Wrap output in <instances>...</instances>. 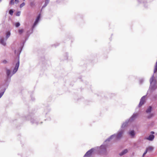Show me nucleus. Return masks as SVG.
Masks as SVG:
<instances>
[{"label":"nucleus","mask_w":157,"mask_h":157,"mask_svg":"<svg viewBox=\"0 0 157 157\" xmlns=\"http://www.w3.org/2000/svg\"><path fill=\"white\" fill-rule=\"evenodd\" d=\"M123 133V130L122 129L117 134H114L110 136L105 141L102 145L108 148L109 145V142L111 140H116L120 139L122 136Z\"/></svg>","instance_id":"nucleus-1"},{"label":"nucleus","mask_w":157,"mask_h":157,"mask_svg":"<svg viewBox=\"0 0 157 157\" xmlns=\"http://www.w3.org/2000/svg\"><path fill=\"white\" fill-rule=\"evenodd\" d=\"M17 60V62L15 64V67L13 69L12 73H11V71L9 69L6 68V79H7L8 82H10L11 78L12 76L15 74L17 71L20 64V60L19 58L18 59H16Z\"/></svg>","instance_id":"nucleus-2"},{"label":"nucleus","mask_w":157,"mask_h":157,"mask_svg":"<svg viewBox=\"0 0 157 157\" xmlns=\"http://www.w3.org/2000/svg\"><path fill=\"white\" fill-rule=\"evenodd\" d=\"M23 118L24 120H29L32 124L37 125L39 123L38 118L34 116L33 113L30 114L27 117H23Z\"/></svg>","instance_id":"nucleus-3"},{"label":"nucleus","mask_w":157,"mask_h":157,"mask_svg":"<svg viewBox=\"0 0 157 157\" xmlns=\"http://www.w3.org/2000/svg\"><path fill=\"white\" fill-rule=\"evenodd\" d=\"M150 82L149 90L151 92H152L157 88V81L156 80L154 79L153 75L151 78Z\"/></svg>","instance_id":"nucleus-4"},{"label":"nucleus","mask_w":157,"mask_h":157,"mask_svg":"<svg viewBox=\"0 0 157 157\" xmlns=\"http://www.w3.org/2000/svg\"><path fill=\"white\" fill-rule=\"evenodd\" d=\"M25 40H24L22 43V44L21 45V46L20 47V49H18L17 51L16 50H14V53L15 54H17V59H18L19 58L20 55L22 50V49L23 48V47L24 46V44L25 43L26 41L28 39H26V37H25Z\"/></svg>","instance_id":"nucleus-5"},{"label":"nucleus","mask_w":157,"mask_h":157,"mask_svg":"<svg viewBox=\"0 0 157 157\" xmlns=\"http://www.w3.org/2000/svg\"><path fill=\"white\" fill-rule=\"evenodd\" d=\"M5 83L4 84L3 86L4 87L1 90V92L0 93V98H1L2 96L4 94L7 88L9 85V83L10 82H8L7 80V79H6L5 80Z\"/></svg>","instance_id":"nucleus-6"},{"label":"nucleus","mask_w":157,"mask_h":157,"mask_svg":"<svg viewBox=\"0 0 157 157\" xmlns=\"http://www.w3.org/2000/svg\"><path fill=\"white\" fill-rule=\"evenodd\" d=\"M154 0H137L138 2L140 4H142L145 8H147L148 6L147 3L150 2Z\"/></svg>","instance_id":"nucleus-7"},{"label":"nucleus","mask_w":157,"mask_h":157,"mask_svg":"<svg viewBox=\"0 0 157 157\" xmlns=\"http://www.w3.org/2000/svg\"><path fill=\"white\" fill-rule=\"evenodd\" d=\"M146 95L143 96L140 99V103L138 105V107H140L143 105L146 102L145 98Z\"/></svg>","instance_id":"nucleus-8"},{"label":"nucleus","mask_w":157,"mask_h":157,"mask_svg":"<svg viewBox=\"0 0 157 157\" xmlns=\"http://www.w3.org/2000/svg\"><path fill=\"white\" fill-rule=\"evenodd\" d=\"M107 148L103 145H101L99 147V152L100 153L102 154H105L107 152Z\"/></svg>","instance_id":"nucleus-9"},{"label":"nucleus","mask_w":157,"mask_h":157,"mask_svg":"<svg viewBox=\"0 0 157 157\" xmlns=\"http://www.w3.org/2000/svg\"><path fill=\"white\" fill-rule=\"evenodd\" d=\"M41 17V13H40L38 14L34 23L33 25V28H35V26L39 22Z\"/></svg>","instance_id":"nucleus-10"},{"label":"nucleus","mask_w":157,"mask_h":157,"mask_svg":"<svg viewBox=\"0 0 157 157\" xmlns=\"http://www.w3.org/2000/svg\"><path fill=\"white\" fill-rule=\"evenodd\" d=\"M138 115V113H134L132 116L128 120L130 121V122H132L135 120L137 118Z\"/></svg>","instance_id":"nucleus-11"},{"label":"nucleus","mask_w":157,"mask_h":157,"mask_svg":"<svg viewBox=\"0 0 157 157\" xmlns=\"http://www.w3.org/2000/svg\"><path fill=\"white\" fill-rule=\"evenodd\" d=\"M34 28H33V26H32L30 30L27 31L25 36V37L26 38V39H28L30 35L33 33Z\"/></svg>","instance_id":"nucleus-12"},{"label":"nucleus","mask_w":157,"mask_h":157,"mask_svg":"<svg viewBox=\"0 0 157 157\" xmlns=\"http://www.w3.org/2000/svg\"><path fill=\"white\" fill-rule=\"evenodd\" d=\"M95 150L94 148H92L88 150L84 155L83 157H85L86 156H88L90 155L93 153V152Z\"/></svg>","instance_id":"nucleus-13"},{"label":"nucleus","mask_w":157,"mask_h":157,"mask_svg":"<svg viewBox=\"0 0 157 157\" xmlns=\"http://www.w3.org/2000/svg\"><path fill=\"white\" fill-rule=\"evenodd\" d=\"M155 138V136L153 135L150 134L148 137H146L145 139L150 141H152Z\"/></svg>","instance_id":"nucleus-14"},{"label":"nucleus","mask_w":157,"mask_h":157,"mask_svg":"<svg viewBox=\"0 0 157 157\" xmlns=\"http://www.w3.org/2000/svg\"><path fill=\"white\" fill-rule=\"evenodd\" d=\"M50 109L49 107H45L44 109V111L43 113V114L45 115H46L50 111Z\"/></svg>","instance_id":"nucleus-15"},{"label":"nucleus","mask_w":157,"mask_h":157,"mask_svg":"<svg viewBox=\"0 0 157 157\" xmlns=\"http://www.w3.org/2000/svg\"><path fill=\"white\" fill-rule=\"evenodd\" d=\"M130 122L128 119L126 120L125 122H123L122 124L121 128H124L127 126L128 123Z\"/></svg>","instance_id":"nucleus-16"},{"label":"nucleus","mask_w":157,"mask_h":157,"mask_svg":"<svg viewBox=\"0 0 157 157\" xmlns=\"http://www.w3.org/2000/svg\"><path fill=\"white\" fill-rule=\"evenodd\" d=\"M128 152V150L127 149H124L121 152L119 153V155L120 156H122L126 154Z\"/></svg>","instance_id":"nucleus-17"},{"label":"nucleus","mask_w":157,"mask_h":157,"mask_svg":"<svg viewBox=\"0 0 157 157\" xmlns=\"http://www.w3.org/2000/svg\"><path fill=\"white\" fill-rule=\"evenodd\" d=\"M128 134L132 138L134 137L135 135V132L134 130H132L130 131L129 132Z\"/></svg>","instance_id":"nucleus-18"},{"label":"nucleus","mask_w":157,"mask_h":157,"mask_svg":"<svg viewBox=\"0 0 157 157\" xmlns=\"http://www.w3.org/2000/svg\"><path fill=\"white\" fill-rule=\"evenodd\" d=\"M0 43L4 46L6 45V42L4 38H2L0 40Z\"/></svg>","instance_id":"nucleus-19"},{"label":"nucleus","mask_w":157,"mask_h":157,"mask_svg":"<svg viewBox=\"0 0 157 157\" xmlns=\"http://www.w3.org/2000/svg\"><path fill=\"white\" fill-rule=\"evenodd\" d=\"M146 149L147 150L148 152L151 153L153 151L154 147L152 146H150L147 147Z\"/></svg>","instance_id":"nucleus-20"},{"label":"nucleus","mask_w":157,"mask_h":157,"mask_svg":"<svg viewBox=\"0 0 157 157\" xmlns=\"http://www.w3.org/2000/svg\"><path fill=\"white\" fill-rule=\"evenodd\" d=\"M152 107L151 106H149L146 110V113H151L152 110Z\"/></svg>","instance_id":"nucleus-21"},{"label":"nucleus","mask_w":157,"mask_h":157,"mask_svg":"<svg viewBox=\"0 0 157 157\" xmlns=\"http://www.w3.org/2000/svg\"><path fill=\"white\" fill-rule=\"evenodd\" d=\"M10 34L11 33L10 31H8L6 32V40L10 36Z\"/></svg>","instance_id":"nucleus-22"},{"label":"nucleus","mask_w":157,"mask_h":157,"mask_svg":"<svg viewBox=\"0 0 157 157\" xmlns=\"http://www.w3.org/2000/svg\"><path fill=\"white\" fill-rule=\"evenodd\" d=\"M49 3V2H46L45 1V3H44V5L42 7V9L41 10V11L42 10V9L43 8H45L47 6V5H48V4Z\"/></svg>","instance_id":"nucleus-23"},{"label":"nucleus","mask_w":157,"mask_h":157,"mask_svg":"<svg viewBox=\"0 0 157 157\" xmlns=\"http://www.w3.org/2000/svg\"><path fill=\"white\" fill-rule=\"evenodd\" d=\"M64 59L67 60L68 58V54L67 53H65L63 55Z\"/></svg>","instance_id":"nucleus-24"},{"label":"nucleus","mask_w":157,"mask_h":157,"mask_svg":"<svg viewBox=\"0 0 157 157\" xmlns=\"http://www.w3.org/2000/svg\"><path fill=\"white\" fill-rule=\"evenodd\" d=\"M14 10L13 9H11L9 10V13L10 15L12 16L13 15V13L14 12Z\"/></svg>","instance_id":"nucleus-25"},{"label":"nucleus","mask_w":157,"mask_h":157,"mask_svg":"<svg viewBox=\"0 0 157 157\" xmlns=\"http://www.w3.org/2000/svg\"><path fill=\"white\" fill-rule=\"evenodd\" d=\"M35 3L34 1L31 2L29 4L30 6L31 7H33V6H35Z\"/></svg>","instance_id":"nucleus-26"},{"label":"nucleus","mask_w":157,"mask_h":157,"mask_svg":"<svg viewBox=\"0 0 157 157\" xmlns=\"http://www.w3.org/2000/svg\"><path fill=\"white\" fill-rule=\"evenodd\" d=\"M15 25L16 27L18 28L20 25V24L19 22H17L15 24Z\"/></svg>","instance_id":"nucleus-27"},{"label":"nucleus","mask_w":157,"mask_h":157,"mask_svg":"<svg viewBox=\"0 0 157 157\" xmlns=\"http://www.w3.org/2000/svg\"><path fill=\"white\" fill-rule=\"evenodd\" d=\"M14 0H11L9 2V5H12L14 4L15 3L14 2Z\"/></svg>","instance_id":"nucleus-28"},{"label":"nucleus","mask_w":157,"mask_h":157,"mask_svg":"<svg viewBox=\"0 0 157 157\" xmlns=\"http://www.w3.org/2000/svg\"><path fill=\"white\" fill-rule=\"evenodd\" d=\"M139 81L140 84H142L144 81V79L143 78H141L140 79Z\"/></svg>","instance_id":"nucleus-29"},{"label":"nucleus","mask_w":157,"mask_h":157,"mask_svg":"<svg viewBox=\"0 0 157 157\" xmlns=\"http://www.w3.org/2000/svg\"><path fill=\"white\" fill-rule=\"evenodd\" d=\"M24 31V30L23 29H19L18 30V32H19V34H20V35H21L22 34V33H23V32Z\"/></svg>","instance_id":"nucleus-30"},{"label":"nucleus","mask_w":157,"mask_h":157,"mask_svg":"<svg viewBox=\"0 0 157 157\" xmlns=\"http://www.w3.org/2000/svg\"><path fill=\"white\" fill-rule=\"evenodd\" d=\"M25 5V3L24 2H23L20 5V8H22Z\"/></svg>","instance_id":"nucleus-31"},{"label":"nucleus","mask_w":157,"mask_h":157,"mask_svg":"<svg viewBox=\"0 0 157 157\" xmlns=\"http://www.w3.org/2000/svg\"><path fill=\"white\" fill-rule=\"evenodd\" d=\"M152 98L155 100L157 98V94L153 95L152 96Z\"/></svg>","instance_id":"nucleus-32"},{"label":"nucleus","mask_w":157,"mask_h":157,"mask_svg":"<svg viewBox=\"0 0 157 157\" xmlns=\"http://www.w3.org/2000/svg\"><path fill=\"white\" fill-rule=\"evenodd\" d=\"M59 45V43H56L54 45H52V47H56L58 46Z\"/></svg>","instance_id":"nucleus-33"},{"label":"nucleus","mask_w":157,"mask_h":157,"mask_svg":"<svg viewBox=\"0 0 157 157\" xmlns=\"http://www.w3.org/2000/svg\"><path fill=\"white\" fill-rule=\"evenodd\" d=\"M153 116V114L151 113L150 114V115H149L148 116L147 118L148 119H150V118H151Z\"/></svg>","instance_id":"nucleus-34"},{"label":"nucleus","mask_w":157,"mask_h":157,"mask_svg":"<svg viewBox=\"0 0 157 157\" xmlns=\"http://www.w3.org/2000/svg\"><path fill=\"white\" fill-rule=\"evenodd\" d=\"M2 62L4 64H6L7 63V61L6 59L2 60Z\"/></svg>","instance_id":"nucleus-35"},{"label":"nucleus","mask_w":157,"mask_h":157,"mask_svg":"<svg viewBox=\"0 0 157 157\" xmlns=\"http://www.w3.org/2000/svg\"><path fill=\"white\" fill-rule=\"evenodd\" d=\"M21 14L20 11H18L16 14V15L17 16H19Z\"/></svg>","instance_id":"nucleus-36"},{"label":"nucleus","mask_w":157,"mask_h":157,"mask_svg":"<svg viewBox=\"0 0 157 157\" xmlns=\"http://www.w3.org/2000/svg\"><path fill=\"white\" fill-rule=\"evenodd\" d=\"M31 99L32 100L34 101L35 100V98L33 95H31Z\"/></svg>","instance_id":"nucleus-37"},{"label":"nucleus","mask_w":157,"mask_h":157,"mask_svg":"<svg viewBox=\"0 0 157 157\" xmlns=\"http://www.w3.org/2000/svg\"><path fill=\"white\" fill-rule=\"evenodd\" d=\"M14 2L16 4H17L19 2V1L18 0H15Z\"/></svg>","instance_id":"nucleus-38"},{"label":"nucleus","mask_w":157,"mask_h":157,"mask_svg":"<svg viewBox=\"0 0 157 157\" xmlns=\"http://www.w3.org/2000/svg\"><path fill=\"white\" fill-rule=\"evenodd\" d=\"M18 155H20L21 157H23V155L22 154L18 153Z\"/></svg>","instance_id":"nucleus-39"},{"label":"nucleus","mask_w":157,"mask_h":157,"mask_svg":"<svg viewBox=\"0 0 157 157\" xmlns=\"http://www.w3.org/2000/svg\"><path fill=\"white\" fill-rule=\"evenodd\" d=\"M56 2L57 3H59L60 2V0H57L56 1Z\"/></svg>","instance_id":"nucleus-40"},{"label":"nucleus","mask_w":157,"mask_h":157,"mask_svg":"<svg viewBox=\"0 0 157 157\" xmlns=\"http://www.w3.org/2000/svg\"><path fill=\"white\" fill-rule=\"evenodd\" d=\"M150 133H151V134H152V135H153V134H154L155 133V132L154 131H151Z\"/></svg>","instance_id":"nucleus-41"},{"label":"nucleus","mask_w":157,"mask_h":157,"mask_svg":"<svg viewBox=\"0 0 157 157\" xmlns=\"http://www.w3.org/2000/svg\"><path fill=\"white\" fill-rule=\"evenodd\" d=\"M148 152L147 151V150L146 149L145 150V152H144V153H145V154H146V153H147V152Z\"/></svg>","instance_id":"nucleus-42"},{"label":"nucleus","mask_w":157,"mask_h":157,"mask_svg":"<svg viewBox=\"0 0 157 157\" xmlns=\"http://www.w3.org/2000/svg\"><path fill=\"white\" fill-rule=\"evenodd\" d=\"M146 154H145V153H144L142 157H144Z\"/></svg>","instance_id":"nucleus-43"},{"label":"nucleus","mask_w":157,"mask_h":157,"mask_svg":"<svg viewBox=\"0 0 157 157\" xmlns=\"http://www.w3.org/2000/svg\"><path fill=\"white\" fill-rule=\"evenodd\" d=\"M45 1L49 2L50 1V0H45Z\"/></svg>","instance_id":"nucleus-44"},{"label":"nucleus","mask_w":157,"mask_h":157,"mask_svg":"<svg viewBox=\"0 0 157 157\" xmlns=\"http://www.w3.org/2000/svg\"><path fill=\"white\" fill-rule=\"evenodd\" d=\"M42 123V122H40V123Z\"/></svg>","instance_id":"nucleus-45"},{"label":"nucleus","mask_w":157,"mask_h":157,"mask_svg":"<svg viewBox=\"0 0 157 157\" xmlns=\"http://www.w3.org/2000/svg\"><path fill=\"white\" fill-rule=\"evenodd\" d=\"M2 0H0V2L2 1Z\"/></svg>","instance_id":"nucleus-46"},{"label":"nucleus","mask_w":157,"mask_h":157,"mask_svg":"<svg viewBox=\"0 0 157 157\" xmlns=\"http://www.w3.org/2000/svg\"><path fill=\"white\" fill-rule=\"evenodd\" d=\"M24 1H25V0H23Z\"/></svg>","instance_id":"nucleus-47"}]
</instances>
